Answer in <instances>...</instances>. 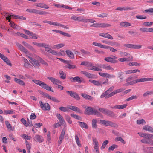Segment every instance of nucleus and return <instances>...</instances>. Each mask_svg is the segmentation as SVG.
I'll return each mask as SVG.
<instances>
[{
  "mask_svg": "<svg viewBox=\"0 0 153 153\" xmlns=\"http://www.w3.org/2000/svg\"><path fill=\"white\" fill-rule=\"evenodd\" d=\"M85 113L88 115H95L101 117L102 115L101 113L97 110L90 107H88L85 111Z\"/></svg>",
  "mask_w": 153,
  "mask_h": 153,
  "instance_id": "1",
  "label": "nucleus"
},
{
  "mask_svg": "<svg viewBox=\"0 0 153 153\" xmlns=\"http://www.w3.org/2000/svg\"><path fill=\"white\" fill-rule=\"evenodd\" d=\"M98 110L104 114L111 117H113L115 115V114L113 112L108 109L100 108H99Z\"/></svg>",
  "mask_w": 153,
  "mask_h": 153,
  "instance_id": "2",
  "label": "nucleus"
},
{
  "mask_svg": "<svg viewBox=\"0 0 153 153\" xmlns=\"http://www.w3.org/2000/svg\"><path fill=\"white\" fill-rule=\"evenodd\" d=\"M100 122L101 124L105 126H110L114 128H117L118 127L117 124L111 121L100 120Z\"/></svg>",
  "mask_w": 153,
  "mask_h": 153,
  "instance_id": "3",
  "label": "nucleus"
},
{
  "mask_svg": "<svg viewBox=\"0 0 153 153\" xmlns=\"http://www.w3.org/2000/svg\"><path fill=\"white\" fill-rule=\"evenodd\" d=\"M26 11L29 13H35L36 14H39L41 15H46L49 14V13L47 12L41 11L35 9H27Z\"/></svg>",
  "mask_w": 153,
  "mask_h": 153,
  "instance_id": "4",
  "label": "nucleus"
},
{
  "mask_svg": "<svg viewBox=\"0 0 153 153\" xmlns=\"http://www.w3.org/2000/svg\"><path fill=\"white\" fill-rule=\"evenodd\" d=\"M111 26V25L107 23H94L91 26V27L96 28H105L109 27Z\"/></svg>",
  "mask_w": 153,
  "mask_h": 153,
  "instance_id": "5",
  "label": "nucleus"
},
{
  "mask_svg": "<svg viewBox=\"0 0 153 153\" xmlns=\"http://www.w3.org/2000/svg\"><path fill=\"white\" fill-rule=\"evenodd\" d=\"M117 59V57L114 56H111V57H105L104 60L106 61L112 63H116L118 62L117 60H116Z\"/></svg>",
  "mask_w": 153,
  "mask_h": 153,
  "instance_id": "6",
  "label": "nucleus"
},
{
  "mask_svg": "<svg viewBox=\"0 0 153 153\" xmlns=\"http://www.w3.org/2000/svg\"><path fill=\"white\" fill-rule=\"evenodd\" d=\"M123 46L126 48L134 49H140L142 46L141 45L127 43L124 44Z\"/></svg>",
  "mask_w": 153,
  "mask_h": 153,
  "instance_id": "7",
  "label": "nucleus"
},
{
  "mask_svg": "<svg viewBox=\"0 0 153 153\" xmlns=\"http://www.w3.org/2000/svg\"><path fill=\"white\" fill-rule=\"evenodd\" d=\"M39 104L41 108L43 110L48 111L50 110V106L49 104L48 103H43L41 101H39Z\"/></svg>",
  "mask_w": 153,
  "mask_h": 153,
  "instance_id": "8",
  "label": "nucleus"
},
{
  "mask_svg": "<svg viewBox=\"0 0 153 153\" xmlns=\"http://www.w3.org/2000/svg\"><path fill=\"white\" fill-rule=\"evenodd\" d=\"M66 93L72 97L76 100H79L80 97L79 95L74 91H67Z\"/></svg>",
  "mask_w": 153,
  "mask_h": 153,
  "instance_id": "9",
  "label": "nucleus"
},
{
  "mask_svg": "<svg viewBox=\"0 0 153 153\" xmlns=\"http://www.w3.org/2000/svg\"><path fill=\"white\" fill-rule=\"evenodd\" d=\"M30 59V62L36 68H38L40 66L39 62L33 58L28 56Z\"/></svg>",
  "mask_w": 153,
  "mask_h": 153,
  "instance_id": "10",
  "label": "nucleus"
},
{
  "mask_svg": "<svg viewBox=\"0 0 153 153\" xmlns=\"http://www.w3.org/2000/svg\"><path fill=\"white\" fill-rule=\"evenodd\" d=\"M16 44L20 50L24 52L26 54H29V51L21 45L18 43H16Z\"/></svg>",
  "mask_w": 153,
  "mask_h": 153,
  "instance_id": "11",
  "label": "nucleus"
},
{
  "mask_svg": "<svg viewBox=\"0 0 153 153\" xmlns=\"http://www.w3.org/2000/svg\"><path fill=\"white\" fill-rule=\"evenodd\" d=\"M39 86L47 90L51 91L53 92H54L53 90L51 89V87L48 86L44 82H42Z\"/></svg>",
  "mask_w": 153,
  "mask_h": 153,
  "instance_id": "12",
  "label": "nucleus"
},
{
  "mask_svg": "<svg viewBox=\"0 0 153 153\" xmlns=\"http://www.w3.org/2000/svg\"><path fill=\"white\" fill-rule=\"evenodd\" d=\"M81 73L84 74L89 78L94 79L96 78V75H95L85 71H81Z\"/></svg>",
  "mask_w": 153,
  "mask_h": 153,
  "instance_id": "13",
  "label": "nucleus"
},
{
  "mask_svg": "<svg viewBox=\"0 0 153 153\" xmlns=\"http://www.w3.org/2000/svg\"><path fill=\"white\" fill-rule=\"evenodd\" d=\"M47 78L49 79L51 81L53 84L56 85L58 84H61V82L57 79H55L53 77L51 76H48Z\"/></svg>",
  "mask_w": 153,
  "mask_h": 153,
  "instance_id": "14",
  "label": "nucleus"
},
{
  "mask_svg": "<svg viewBox=\"0 0 153 153\" xmlns=\"http://www.w3.org/2000/svg\"><path fill=\"white\" fill-rule=\"evenodd\" d=\"M153 80V78H142L134 80L136 83H137L140 82H144L145 81H152Z\"/></svg>",
  "mask_w": 153,
  "mask_h": 153,
  "instance_id": "15",
  "label": "nucleus"
},
{
  "mask_svg": "<svg viewBox=\"0 0 153 153\" xmlns=\"http://www.w3.org/2000/svg\"><path fill=\"white\" fill-rule=\"evenodd\" d=\"M69 79L72 82H77L79 83H81L82 82L80 77L79 76H76L74 77H70L69 78Z\"/></svg>",
  "mask_w": 153,
  "mask_h": 153,
  "instance_id": "16",
  "label": "nucleus"
},
{
  "mask_svg": "<svg viewBox=\"0 0 153 153\" xmlns=\"http://www.w3.org/2000/svg\"><path fill=\"white\" fill-rule=\"evenodd\" d=\"M99 35L105 38H107L111 40H112L113 39V37L108 33H100L99 34Z\"/></svg>",
  "mask_w": 153,
  "mask_h": 153,
  "instance_id": "17",
  "label": "nucleus"
},
{
  "mask_svg": "<svg viewBox=\"0 0 153 153\" xmlns=\"http://www.w3.org/2000/svg\"><path fill=\"white\" fill-rule=\"evenodd\" d=\"M69 109L73 110L74 111L78 112L79 113H82V111L78 107L73 106H69L68 107Z\"/></svg>",
  "mask_w": 153,
  "mask_h": 153,
  "instance_id": "18",
  "label": "nucleus"
},
{
  "mask_svg": "<svg viewBox=\"0 0 153 153\" xmlns=\"http://www.w3.org/2000/svg\"><path fill=\"white\" fill-rule=\"evenodd\" d=\"M35 5L37 7L45 9H48L49 8V7L48 6L44 3H36L35 4Z\"/></svg>",
  "mask_w": 153,
  "mask_h": 153,
  "instance_id": "19",
  "label": "nucleus"
},
{
  "mask_svg": "<svg viewBox=\"0 0 153 153\" xmlns=\"http://www.w3.org/2000/svg\"><path fill=\"white\" fill-rule=\"evenodd\" d=\"M35 140L40 143L44 141V139L42 137L38 135H36L34 137Z\"/></svg>",
  "mask_w": 153,
  "mask_h": 153,
  "instance_id": "20",
  "label": "nucleus"
},
{
  "mask_svg": "<svg viewBox=\"0 0 153 153\" xmlns=\"http://www.w3.org/2000/svg\"><path fill=\"white\" fill-rule=\"evenodd\" d=\"M143 129L150 132H153V128L148 125L144 126Z\"/></svg>",
  "mask_w": 153,
  "mask_h": 153,
  "instance_id": "21",
  "label": "nucleus"
},
{
  "mask_svg": "<svg viewBox=\"0 0 153 153\" xmlns=\"http://www.w3.org/2000/svg\"><path fill=\"white\" fill-rule=\"evenodd\" d=\"M120 54L123 56H128L129 59H132L133 58V57L132 56L127 52H123L120 51Z\"/></svg>",
  "mask_w": 153,
  "mask_h": 153,
  "instance_id": "22",
  "label": "nucleus"
},
{
  "mask_svg": "<svg viewBox=\"0 0 153 153\" xmlns=\"http://www.w3.org/2000/svg\"><path fill=\"white\" fill-rule=\"evenodd\" d=\"M127 105L126 104H123L120 105H116L113 107H111L112 108H115L118 109H123L125 108Z\"/></svg>",
  "mask_w": 153,
  "mask_h": 153,
  "instance_id": "23",
  "label": "nucleus"
},
{
  "mask_svg": "<svg viewBox=\"0 0 153 153\" xmlns=\"http://www.w3.org/2000/svg\"><path fill=\"white\" fill-rule=\"evenodd\" d=\"M82 97L85 99H88L89 100H92L93 99L92 97L91 96L87 95L86 94L82 93L81 94Z\"/></svg>",
  "mask_w": 153,
  "mask_h": 153,
  "instance_id": "24",
  "label": "nucleus"
},
{
  "mask_svg": "<svg viewBox=\"0 0 153 153\" xmlns=\"http://www.w3.org/2000/svg\"><path fill=\"white\" fill-rule=\"evenodd\" d=\"M66 53L68 57L71 59H73L74 57V54L73 53L69 50H67Z\"/></svg>",
  "mask_w": 153,
  "mask_h": 153,
  "instance_id": "25",
  "label": "nucleus"
},
{
  "mask_svg": "<svg viewBox=\"0 0 153 153\" xmlns=\"http://www.w3.org/2000/svg\"><path fill=\"white\" fill-rule=\"evenodd\" d=\"M92 44L94 46L99 47L101 48H102L104 49L107 48V47H106L105 45H102L100 43L93 42Z\"/></svg>",
  "mask_w": 153,
  "mask_h": 153,
  "instance_id": "26",
  "label": "nucleus"
},
{
  "mask_svg": "<svg viewBox=\"0 0 153 153\" xmlns=\"http://www.w3.org/2000/svg\"><path fill=\"white\" fill-rule=\"evenodd\" d=\"M137 72H140V71L138 69L129 70L126 71L125 73L126 74H129L135 73Z\"/></svg>",
  "mask_w": 153,
  "mask_h": 153,
  "instance_id": "27",
  "label": "nucleus"
},
{
  "mask_svg": "<svg viewBox=\"0 0 153 153\" xmlns=\"http://www.w3.org/2000/svg\"><path fill=\"white\" fill-rule=\"evenodd\" d=\"M49 46L46 43L43 44V46L42 47H44L46 51L47 52L50 53L52 49L49 47Z\"/></svg>",
  "mask_w": 153,
  "mask_h": 153,
  "instance_id": "28",
  "label": "nucleus"
},
{
  "mask_svg": "<svg viewBox=\"0 0 153 153\" xmlns=\"http://www.w3.org/2000/svg\"><path fill=\"white\" fill-rule=\"evenodd\" d=\"M120 26L122 27H128L131 26V24L127 22H121L120 24Z\"/></svg>",
  "mask_w": 153,
  "mask_h": 153,
  "instance_id": "29",
  "label": "nucleus"
},
{
  "mask_svg": "<svg viewBox=\"0 0 153 153\" xmlns=\"http://www.w3.org/2000/svg\"><path fill=\"white\" fill-rule=\"evenodd\" d=\"M11 16L12 17L15 19H21L23 20H25L26 19V18L25 17L22 16L13 14Z\"/></svg>",
  "mask_w": 153,
  "mask_h": 153,
  "instance_id": "30",
  "label": "nucleus"
},
{
  "mask_svg": "<svg viewBox=\"0 0 153 153\" xmlns=\"http://www.w3.org/2000/svg\"><path fill=\"white\" fill-rule=\"evenodd\" d=\"M78 123L82 128L85 129L88 128V126L85 123L80 121H78Z\"/></svg>",
  "mask_w": 153,
  "mask_h": 153,
  "instance_id": "31",
  "label": "nucleus"
},
{
  "mask_svg": "<svg viewBox=\"0 0 153 153\" xmlns=\"http://www.w3.org/2000/svg\"><path fill=\"white\" fill-rule=\"evenodd\" d=\"M14 80L17 83L19 84L20 85L24 86L25 83L21 79L17 78L14 79Z\"/></svg>",
  "mask_w": 153,
  "mask_h": 153,
  "instance_id": "32",
  "label": "nucleus"
},
{
  "mask_svg": "<svg viewBox=\"0 0 153 153\" xmlns=\"http://www.w3.org/2000/svg\"><path fill=\"white\" fill-rule=\"evenodd\" d=\"M97 120L96 119H92V128L95 129L97 128Z\"/></svg>",
  "mask_w": 153,
  "mask_h": 153,
  "instance_id": "33",
  "label": "nucleus"
},
{
  "mask_svg": "<svg viewBox=\"0 0 153 153\" xmlns=\"http://www.w3.org/2000/svg\"><path fill=\"white\" fill-rule=\"evenodd\" d=\"M81 65L85 66H87V67L92 66L93 64L91 62H89L87 61H83L81 64Z\"/></svg>",
  "mask_w": 153,
  "mask_h": 153,
  "instance_id": "34",
  "label": "nucleus"
},
{
  "mask_svg": "<svg viewBox=\"0 0 153 153\" xmlns=\"http://www.w3.org/2000/svg\"><path fill=\"white\" fill-rule=\"evenodd\" d=\"M60 74V76L61 79H65L66 78V74L62 71H59Z\"/></svg>",
  "mask_w": 153,
  "mask_h": 153,
  "instance_id": "35",
  "label": "nucleus"
},
{
  "mask_svg": "<svg viewBox=\"0 0 153 153\" xmlns=\"http://www.w3.org/2000/svg\"><path fill=\"white\" fill-rule=\"evenodd\" d=\"M89 81L92 83H93L94 85L99 86L100 85V81H98L95 80H93L92 79H90Z\"/></svg>",
  "mask_w": 153,
  "mask_h": 153,
  "instance_id": "36",
  "label": "nucleus"
},
{
  "mask_svg": "<svg viewBox=\"0 0 153 153\" xmlns=\"http://www.w3.org/2000/svg\"><path fill=\"white\" fill-rule=\"evenodd\" d=\"M130 10L131 9L130 7H118L117 8L116 10H120V11H122L123 10Z\"/></svg>",
  "mask_w": 153,
  "mask_h": 153,
  "instance_id": "37",
  "label": "nucleus"
},
{
  "mask_svg": "<svg viewBox=\"0 0 153 153\" xmlns=\"http://www.w3.org/2000/svg\"><path fill=\"white\" fill-rule=\"evenodd\" d=\"M108 82V79H107L105 80L104 79L102 78L100 81V85L102 86L103 84L107 85V83Z\"/></svg>",
  "mask_w": 153,
  "mask_h": 153,
  "instance_id": "38",
  "label": "nucleus"
},
{
  "mask_svg": "<svg viewBox=\"0 0 153 153\" xmlns=\"http://www.w3.org/2000/svg\"><path fill=\"white\" fill-rule=\"evenodd\" d=\"M59 109L61 110V111L63 112H68L69 111V110L68 107H61L59 108Z\"/></svg>",
  "mask_w": 153,
  "mask_h": 153,
  "instance_id": "39",
  "label": "nucleus"
},
{
  "mask_svg": "<svg viewBox=\"0 0 153 153\" xmlns=\"http://www.w3.org/2000/svg\"><path fill=\"white\" fill-rule=\"evenodd\" d=\"M144 138L148 139H153V135L145 133Z\"/></svg>",
  "mask_w": 153,
  "mask_h": 153,
  "instance_id": "40",
  "label": "nucleus"
},
{
  "mask_svg": "<svg viewBox=\"0 0 153 153\" xmlns=\"http://www.w3.org/2000/svg\"><path fill=\"white\" fill-rule=\"evenodd\" d=\"M102 68L106 70H114V68L110 65L107 66L105 65H103L102 66Z\"/></svg>",
  "mask_w": 153,
  "mask_h": 153,
  "instance_id": "41",
  "label": "nucleus"
},
{
  "mask_svg": "<svg viewBox=\"0 0 153 153\" xmlns=\"http://www.w3.org/2000/svg\"><path fill=\"white\" fill-rule=\"evenodd\" d=\"M78 21L79 22H85V17L82 16H78Z\"/></svg>",
  "mask_w": 153,
  "mask_h": 153,
  "instance_id": "42",
  "label": "nucleus"
},
{
  "mask_svg": "<svg viewBox=\"0 0 153 153\" xmlns=\"http://www.w3.org/2000/svg\"><path fill=\"white\" fill-rule=\"evenodd\" d=\"M128 65L130 66H140L141 65V64L140 63H138L135 62H129L128 64Z\"/></svg>",
  "mask_w": 153,
  "mask_h": 153,
  "instance_id": "43",
  "label": "nucleus"
},
{
  "mask_svg": "<svg viewBox=\"0 0 153 153\" xmlns=\"http://www.w3.org/2000/svg\"><path fill=\"white\" fill-rule=\"evenodd\" d=\"M137 123L139 125H140L141 124H145L146 123L145 120L143 119H142L141 120H137Z\"/></svg>",
  "mask_w": 153,
  "mask_h": 153,
  "instance_id": "44",
  "label": "nucleus"
},
{
  "mask_svg": "<svg viewBox=\"0 0 153 153\" xmlns=\"http://www.w3.org/2000/svg\"><path fill=\"white\" fill-rule=\"evenodd\" d=\"M64 46V44H59L56 45H54L53 48L54 49H59Z\"/></svg>",
  "mask_w": 153,
  "mask_h": 153,
  "instance_id": "45",
  "label": "nucleus"
},
{
  "mask_svg": "<svg viewBox=\"0 0 153 153\" xmlns=\"http://www.w3.org/2000/svg\"><path fill=\"white\" fill-rule=\"evenodd\" d=\"M123 74V73L122 71L119 72L118 73V77L120 79L121 82H122L123 79V77H122Z\"/></svg>",
  "mask_w": 153,
  "mask_h": 153,
  "instance_id": "46",
  "label": "nucleus"
},
{
  "mask_svg": "<svg viewBox=\"0 0 153 153\" xmlns=\"http://www.w3.org/2000/svg\"><path fill=\"white\" fill-rule=\"evenodd\" d=\"M114 140L115 141H120L121 143H125V141L123 139L120 137H118L115 138Z\"/></svg>",
  "mask_w": 153,
  "mask_h": 153,
  "instance_id": "47",
  "label": "nucleus"
},
{
  "mask_svg": "<svg viewBox=\"0 0 153 153\" xmlns=\"http://www.w3.org/2000/svg\"><path fill=\"white\" fill-rule=\"evenodd\" d=\"M4 113L6 114H14V111L13 110H5L4 111Z\"/></svg>",
  "mask_w": 153,
  "mask_h": 153,
  "instance_id": "48",
  "label": "nucleus"
},
{
  "mask_svg": "<svg viewBox=\"0 0 153 153\" xmlns=\"http://www.w3.org/2000/svg\"><path fill=\"white\" fill-rule=\"evenodd\" d=\"M138 97L136 95H133L131 97L127 98L126 100L127 101H129L132 100L133 99H136Z\"/></svg>",
  "mask_w": 153,
  "mask_h": 153,
  "instance_id": "49",
  "label": "nucleus"
},
{
  "mask_svg": "<svg viewBox=\"0 0 153 153\" xmlns=\"http://www.w3.org/2000/svg\"><path fill=\"white\" fill-rule=\"evenodd\" d=\"M50 100L56 103H59L60 102V101L58 99L56 98L55 97H53L51 96V97H50Z\"/></svg>",
  "mask_w": 153,
  "mask_h": 153,
  "instance_id": "50",
  "label": "nucleus"
},
{
  "mask_svg": "<svg viewBox=\"0 0 153 153\" xmlns=\"http://www.w3.org/2000/svg\"><path fill=\"white\" fill-rule=\"evenodd\" d=\"M21 122L26 127L28 126V123L23 118H22L21 119Z\"/></svg>",
  "mask_w": 153,
  "mask_h": 153,
  "instance_id": "51",
  "label": "nucleus"
},
{
  "mask_svg": "<svg viewBox=\"0 0 153 153\" xmlns=\"http://www.w3.org/2000/svg\"><path fill=\"white\" fill-rule=\"evenodd\" d=\"M80 51L83 55H90V53L89 52L85 51L83 49H81Z\"/></svg>",
  "mask_w": 153,
  "mask_h": 153,
  "instance_id": "52",
  "label": "nucleus"
},
{
  "mask_svg": "<svg viewBox=\"0 0 153 153\" xmlns=\"http://www.w3.org/2000/svg\"><path fill=\"white\" fill-rule=\"evenodd\" d=\"M17 34L18 35H20L22 37L26 39H28V37L24 34L20 33L19 32H17Z\"/></svg>",
  "mask_w": 153,
  "mask_h": 153,
  "instance_id": "53",
  "label": "nucleus"
},
{
  "mask_svg": "<svg viewBox=\"0 0 153 153\" xmlns=\"http://www.w3.org/2000/svg\"><path fill=\"white\" fill-rule=\"evenodd\" d=\"M50 53H51L53 55H55L59 56L60 55L59 53L52 49Z\"/></svg>",
  "mask_w": 153,
  "mask_h": 153,
  "instance_id": "54",
  "label": "nucleus"
},
{
  "mask_svg": "<svg viewBox=\"0 0 153 153\" xmlns=\"http://www.w3.org/2000/svg\"><path fill=\"white\" fill-rule=\"evenodd\" d=\"M106 47H107V48H105V49H107L109 48L110 51L112 52H115L117 51V49L114 48L112 47H111L108 46H106Z\"/></svg>",
  "mask_w": 153,
  "mask_h": 153,
  "instance_id": "55",
  "label": "nucleus"
},
{
  "mask_svg": "<svg viewBox=\"0 0 153 153\" xmlns=\"http://www.w3.org/2000/svg\"><path fill=\"white\" fill-rule=\"evenodd\" d=\"M136 18L137 19H146L147 17L146 16H143V15H138L136 16Z\"/></svg>",
  "mask_w": 153,
  "mask_h": 153,
  "instance_id": "56",
  "label": "nucleus"
},
{
  "mask_svg": "<svg viewBox=\"0 0 153 153\" xmlns=\"http://www.w3.org/2000/svg\"><path fill=\"white\" fill-rule=\"evenodd\" d=\"M118 60L120 62L129 61V60L128 58L124 57L119 58Z\"/></svg>",
  "mask_w": 153,
  "mask_h": 153,
  "instance_id": "57",
  "label": "nucleus"
},
{
  "mask_svg": "<svg viewBox=\"0 0 153 153\" xmlns=\"http://www.w3.org/2000/svg\"><path fill=\"white\" fill-rule=\"evenodd\" d=\"M108 16V15L107 13H102L97 15V17L101 18L107 17Z\"/></svg>",
  "mask_w": 153,
  "mask_h": 153,
  "instance_id": "58",
  "label": "nucleus"
},
{
  "mask_svg": "<svg viewBox=\"0 0 153 153\" xmlns=\"http://www.w3.org/2000/svg\"><path fill=\"white\" fill-rule=\"evenodd\" d=\"M65 119L66 121L70 124H71L72 123V121L71 120L70 117L68 115L65 116Z\"/></svg>",
  "mask_w": 153,
  "mask_h": 153,
  "instance_id": "59",
  "label": "nucleus"
},
{
  "mask_svg": "<svg viewBox=\"0 0 153 153\" xmlns=\"http://www.w3.org/2000/svg\"><path fill=\"white\" fill-rule=\"evenodd\" d=\"M5 123L6 126L8 129H10V130H12V126L7 121H5Z\"/></svg>",
  "mask_w": 153,
  "mask_h": 153,
  "instance_id": "60",
  "label": "nucleus"
},
{
  "mask_svg": "<svg viewBox=\"0 0 153 153\" xmlns=\"http://www.w3.org/2000/svg\"><path fill=\"white\" fill-rule=\"evenodd\" d=\"M94 148L95 151L96 153H99V146L98 144H95Z\"/></svg>",
  "mask_w": 153,
  "mask_h": 153,
  "instance_id": "61",
  "label": "nucleus"
},
{
  "mask_svg": "<svg viewBox=\"0 0 153 153\" xmlns=\"http://www.w3.org/2000/svg\"><path fill=\"white\" fill-rule=\"evenodd\" d=\"M117 147V145L115 144H113L111 146H110L108 149V151H109L111 150H113L115 148Z\"/></svg>",
  "mask_w": 153,
  "mask_h": 153,
  "instance_id": "62",
  "label": "nucleus"
},
{
  "mask_svg": "<svg viewBox=\"0 0 153 153\" xmlns=\"http://www.w3.org/2000/svg\"><path fill=\"white\" fill-rule=\"evenodd\" d=\"M22 137L24 139L27 140H30L31 138V137L26 134H23L22 136Z\"/></svg>",
  "mask_w": 153,
  "mask_h": 153,
  "instance_id": "63",
  "label": "nucleus"
},
{
  "mask_svg": "<svg viewBox=\"0 0 153 153\" xmlns=\"http://www.w3.org/2000/svg\"><path fill=\"white\" fill-rule=\"evenodd\" d=\"M153 92L152 91H147L144 94H143V96L146 97L148 95L152 94H153Z\"/></svg>",
  "mask_w": 153,
  "mask_h": 153,
  "instance_id": "64",
  "label": "nucleus"
}]
</instances>
